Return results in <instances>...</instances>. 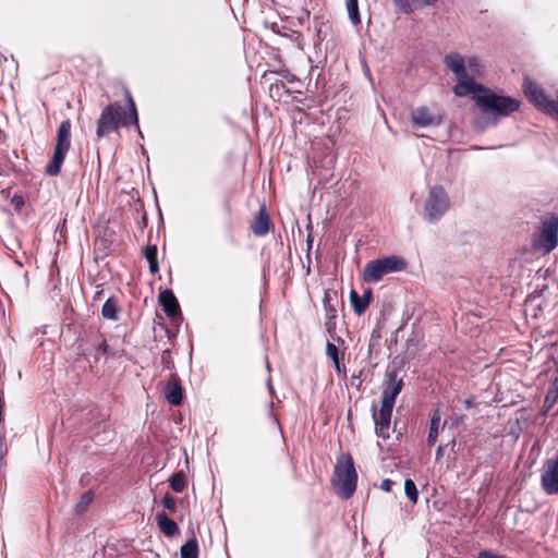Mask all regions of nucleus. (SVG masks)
Instances as JSON below:
<instances>
[{
    "instance_id": "obj_1",
    "label": "nucleus",
    "mask_w": 558,
    "mask_h": 558,
    "mask_svg": "<svg viewBox=\"0 0 558 558\" xmlns=\"http://www.w3.org/2000/svg\"><path fill=\"white\" fill-rule=\"evenodd\" d=\"M470 96L482 110V113L475 116L472 120V129L476 133H483L488 128L496 126L501 118L508 117L520 108L518 99L497 94L489 87Z\"/></svg>"
},
{
    "instance_id": "obj_2",
    "label": "nucleus",
    "mask_w": 558,
    "mask_h": 558,
    "mask_svg": "<svg viewBox=\"0 0 558 558\" xmlns=\"http://www.w3.org/2000/svg\"><path fill=\"white\" fill-rule=\"evenodd\" d=\"M128 110L119 102L107 105L97 121L96 135L106 136L109 132L117 131L120 126L134 125L138 129V112L136 105L129 90L125 92Z\"/></svg>"
},
{
    "instance_id": "obj_3",
    "label": "nucleus",
    "mask_w": 558,
    "mask_h": 558,
    "mask_svg": "<svg viewBox=\"0 0 558 558\" xmlns=\"http://www.w3.org/2000/svg\"><path fill=\"white\" fill-rule=\"evenodd\" d=\"M444 63L454 74L457 84L453 87V94L457 97H465L477 94L486 86L476 82L466 72L465 61L458 52H450L445 56Z\"/></svg>"
},
{
    "instance_id": "obj_4",
    "label": "nucleus",
    "mask_w": 558,
    "mask_h": 558,
    "mask_svg": "<svg viewBox=\"0 0 558 558\" xmlns=\"http://www.w3.org/2000/svg\"><path fill=\"white\" fill-rule=\"evenodd\" d=\"M408 267L407 260L399 255H387L372 259L366 263L363 269V280L367 283H376L383 279L384 276L400 272Z\"/></svg>"
},
{
    "instance_id": "obj_5",
    "label": "nucleus",
    "mask_w": 558,
    "mask_h": 558,
    "mask_svg": "<svg viewBox=\"0 0 558 558\" xmlns=\"http://www.w3.org/2000/svg\"><path fill=\"white\" fill-rule=\"evenodd\" d=\"M449 208L450 199L445 187L440 184L430 186L422 211L423 219L434 225L446 215Z\"/></svg>"
},
{
    "instance_id": "obj_6",
    "label": "nucleus",
    "mask_w": 558,
    "mask_h": 558,
    "mask_svg": "<svg viewBox=\"0 0 558 558\" xmlns=\"http://www.w3.org/2000/svg\"><path fill=\"white\" fill-rule=\"evenodd\" d=\"M335 476L339 481V495L342 499H350L355 489L357 483V473L355 470V465L353 459L350 456L344 458V462L339 459L337 465L335 466Z\"/></svg>"
},
{
    "instance_id": "obj_7",
    "label": "nucleus",
    "mask_w": 558,
    "mask_h": 558,
    "mask_svg": "<svg viewBox=\"0 0 558 558\" xmlns=\"http://www.w3.org/2000/svg\"><path fill=\"white\" fill-rule=\"evenodd\" d=\"M558 245V215L551 214L542 222L538 240L534 246L545 253H550Z\"/></svg>"
},
{
    "instance_id": "obj_8",
    "label": "nucleus",
    "mask_w": 558,
    "mask_h": 558,
    "mask_svg": "<svg viewBox=\"0 0 558 558\" xmlns=\"http://www.w3.org/2000/svg\"><path fill=\"white\" fill-rule=\"evenodd\" d=\"M404 383L398 379L397 369H387L383 383L381 404L395 407L397 397L401 393Z\"/></svg>"
},
{
    "instance_id": "obj_9",
    "label": "nucleus",
    "mask_w": 558,
    "mask_h": 558,
    "mask_svg": "<svg viewBox=\"0 0 558 558\" xmlns=\"http://www.w3.org/2000/svg\"><path fill=\"white\" fill-rule=\"evenodd\" d=\"M541 484L543 490L547 495L553 496L558 494V452L555 457L545 461L541 476Z\"/></svg>"
},
{
    "instance_id": "obj_10",
    "label": "nucleus",
    "mask_w": 558,
    "mask_h": 558,
    "mask_svg": "<svg viewBox=\"0 0 558 558\" xmlns=\"http://www.w3.org/2000/svg\"><path fill=\"white\" fill-rule=\"evenodd\" d=\"M392 410L393 407L384 404L380 405L379 410H377L376 403H373L371 407L372 418L375 425V434L383 439H388L390 437L389 427L391 424Z\"/></svg>"
},
{
    "instance_id": "obj_11",
    "label": "nucleus",
    "mask_w": 558,
    "mask_h": 558,
    "mask_svg": "<svg viewBox=\"0 0 558 558\" xmlns=\"http://www.w3.org/2000/svg\"><path fill=\"white\" fill-rule=\"evenodd\" d=\"M158 301L165 314L179 327L183 322V315L174 292L171 289L160 290Z\"/></svg>"
},
{
    "instance_id": "obj_12",
    "label": "nucleus",
    "mask_w": 558,
    "mask_h": 558,
    "mask_svg": "<svg viewBox=\"0 0 558 558\" xmlns=\"http://www.w3.org/2000/svg\"><path fill=\"white\" fill-rule=\"evenodd\" d=\"M523 90L529 100L541 111L544 113L547 112L549 108V104L553 101L545 90L537 85L534 81L530 78H524L523 81Z\"/></svg>"
},
{
    "instance_id": "obj_13",
    "label": "nucleus",
    "mask_w": 558,
    "mask_h": 558,
    "mask_svg": "<svg viewBox=\"0 0 558 558\" xmlns=\"http://www.w3.org/2000/svg\"><path fill=\"white\" fill-rule=\"evenodd\" d=\"M411 122L416 128L438 126L442 123L440 114H434L425 107H417L411 113Z\"/></svg>"
},
{
    "instance_id": "obj_14",
    "label": "nucleus",
    "mask_w": 558,
    "mask_h": 558,
    "mask_svg": "<svg viewBox=\"0 0 558 558\" xmlns=\"http://www.w3.org/2000/svg\"><path fill=\"white\" fill-rule=\"evenodd\" d=\"M163 397L171 405L178 407L182 404L185 397V390L182 387L178 375H171L169 381L163 388Z\"/></svg>"
},
{
    "instance_id": "obj_15",
    "label": "nucleus",
    "mask_w": 558,
    "mask_h": 558,
    "mask_svg": "<svg viewBox=\"0 0 558 558\" xmlns=\"http://www.w3.org/2000/svg\"><path fill=\"white\" fill-rule=\"evenodd\" d=\"M271 227V219L265 205H262L254 217L251 229L257 236L266 235Z\"/></svg>"
},
{
    "instance_id": "obj_16",
    "label": "nucleus",
    "mask_w": 558,
    "mask_h": 558,
    "mask_svg": "<svg viewBox=\"0 0 558 558\" xmlns=\"http://www.w3.org/2000/svg\"><path fill=\"white\" fill-rule=\"evenodd\" d=\"M373 301V290L367 288L364 290L363 294L360 295L355 290H351L350 292V302L353 308V312L361 316L365 313L371 302Z\"/></svg>"
},
{
    "instance_id": "obj_17",
    "label": "nucleus",
    "mask_w": 558,
    "mask_h": 558,
    "mask_svg": "<svg viewBox=\"0 0 558 558\" xmlns=\"http://www.w3.org/2000/svg\"><path fill=\"white\" fill-rule=\"evenodd\" d=\"M71 146V121L69 119L63 120L58 130L56 136L54 148L69 151Z\"/></svg>"
},
{
    "instance_id": "obj_18",
    "label": "nucleus",
    "mask_w": 558,
    "mask_h": 558,
    "mask_svg": "<svg viewBox=\"0 0 558 558\" xmlns=\"http://www.w3.org/2000/svg\"><path fill=\"white\" fill-rule=\"evenodd\" d=\"M156 522L159 530L167 537H173L180 532L177 522L169 518L165 511H159L156 513Z\"/></svg>"
},
{
    "instance_id": "obj_19",
    "label": "nucleus",
    "mask_w": 558,
    "mask_h": 558,
    "mask_svg": "<svg viewBox=\"0 0 558 558\" xmlns=\"http://www.w3.org/2000/svg\"><path fill=\"white\" fill-rule=\"evenodd\" d=\"M66 154V150L53 148L52 157L45 167V171L48 175L57 177L60 173Z\"/></svg>"
},
{
    "instance_id": "obj_20",
    "label": "nucleus",
    "mask_w": 558,
    "mask_h": 558,
    "mask_svg": "<svg viewBox=\"0 0 558 558\" xmlns=\"http://www.w3.org/2000/svg\"><path fill=\"white\" fill-rule=\"evenodd\" d=\"M101 316L105 319L117 322L119 319V305L116 296H109L101 307Z\"/></svg>"
},
{
    "instance_id": "obj_21",
    "label": "nucleus",
    "mask_w": 558,
    "mask_h": 558,
    "mask_svg": "<svg viewBox=\"0 0 558 558\" xmlns=\"http://www.w3.org/2000/svg\"><path fill=\"white\" fill-rule=\"evenodd\" d=\"M326 313V320H325V329L329 337L338 342H342V339L337 335L336 328H337V310L336 308H327L325 311Z\"/></svg>"
},
{
    "instance_id": "obj_22",
    "label": "nucleus",
    "mask_w": 558,
    "mask_h": 558,
    "mask_svg": "<svg viewBox=\"0 0 558 558\" xmlns=\"http://www.w3.org/2000/svg\"><path fill=\"white\" fill-rule=\"evenodd\" d=\"M441 415L439 409H435L433 411L430 422H429V428H428V435H427V444L428 446H434L438 438V428L440 424Z\"/></svg>"
},
{
    "instance_id": "obj_23",
    "label": "nucleus",
    "mask_w": 558,
    "mask_h": 558,
    "mask_svg": "<svg viewBox=\"0 0 558 558\" xmlns=\"http://www.w3.org/2000/svg\"><path fill=\"white\" fill-rule=\"evenodd\" d=\"M198 542L196 536L193 534L180 548L181 558H198Z\"/></svg>"
},
{
    "instance_id": "obj_24",
    "label": "nucleus",
    "mask_w": 558,
    "mask_h": 558,
    "mask_svg": "<svg viewBox=\"0 0 558 558\" xmlns=\"http://www.w3.org/2000/svg\"><path fill=\"white\" fill-rule=\"evenodd\" d=\"M168 482H169V487L174 493H178V494L183 493L184 489L186 488V478L182 471L173 473L169 477Z\"/></svg>"
},
{
    "instance_id": "obj_25",
    "label": "nucleus",
    "mask_w": 558,
    "mask_h": 558,
    "mask_svg": "<svg viewBox=\"0 0 558 558\" xmlns=\"http://www.w3.org/2000/svg\"><path fill=\"white\" fill-rule=\"evenodd\" d=\"M269 28L280 36L289 37L293 40H299L302 38V34L298 31H294L293 28L284 25L282 27H279L277 23H271Z\"/></svg>"
},
{
    "instance_id": "obj_26",
    "label": "nucleus",
    "mask_w": 558,
    "mask_h": 558,
    "mask_svg": "<svg viewBox=\"0 0 558 558\" xmlns=\"http://www.w3.org/2000/svg\"><path fill=\"white\" fill-rule=\"evenodd\" d=\"M347 11L350 22L356 26L361 24L359 0H347Z\"/></svg>"
},
{
    "instance_id": "obj_27",
    "label": "nucleus",
    "mask_w": 558,
    "mask_h": 558,
    "mask_svg": "<svg viewBox=\"0 0 558 558\" xmlns=\"http://www.w3.org/2000/svg\"><path fill=\"white\" fill-rule=\"evenodd\" d=\"M404 494L407 498L415 505L418 500V489L412 478H405L404 481Z\"/></svg>"
},
{
    "instance_id": "obj_28",
    "label": "nucleus",
    "mask_w": 558,
    "mask_h": 558,
    "mask_svg": "<svg viewBox=\"0 0 558 558\" xmlns=\"http://www.w3.org/2000/svg\"><path fill=\"white\" fill-rule=\"evenodd\" d=\"M399 12L409 14L418 9V0H393Z\"/></svg>"
},
{
    "instance_id": "obj_29",
    "label": "nucleus",
    "mask_w": 558,
    "mask_h": 558,
    "mask_svg": "<svg viewBox=\"0 0 558 558\" xmlns=\"http://www.w3.org/2000/svg\"><path fill=\"white\" fill-rule=\"evenodd\" d=\"M94 498H95V493L93 490L85 492L81 496L78 502L75 506V512L77 514L83 513L87 509V507L92 504Z\"/></svg>"
},
{
    "instance_id": "obj_30",
    "label": "nucleus",
    "mask_w": 558,
    "mask_h": 558,
    "mask_svg": "<svg viewBox=\"0 0 558 558\" xmlns=\"http://www.w3.org/2000/svg\"><path fill=\"white\" fill-rule=\"evenodd\" d=\"M557 401H558V396L554 395V392H548L547 391L546 395H545V398H544V402H543V405H542L541 414L543 416H547L549 414L550 410L557 403Z\"/></svg>"
},
{
    "instance_id": "obj_31",
    "label": "nucleus",
    "mask_w": 558,
    "mask_h": 558,
    "mask_svg": "<svg viewBox=\"0 0 558 558\" xmlns=\"http://www.w3.org/2000/svg\"><path fill=\"white\" fill-rule=\"evenodd\" d=\"M311 13L308 10L304 9L298 17H291L289 20L290 26L289 27H295V26H303L306 23L310 22Z\"/></svg>"
},
{
    "instance_id": "obj_32",
    "label": "nucleus",
    "mask_w": 558,
    "mask_h": 558,
    "mask_svg": "<svg viewBox=\"0 0 558 558\" xmlns=\"http://www.w3.org/2000/svg\"><path fill=\"white\" fill-rule=\"evenodd\" d=\"M10 204L13 206L16 213H21L25 206V201L22 195L14 194L10 199Z\"/></svg>"
},
{
    "instance_id": "obj_33",
    "label": "nucleus",
    "mask_w": 558,
    "mask_h": 558,
    "mask_svg": "<svg viewBox=\"0 0 558 558\" xmlns=\"http://www.w3.org/2000/svg\"><path fill=\"white\" fill-rule=\"evenodd\" d=\"M161 364L165 366L166 369H172L174 364L171 357V350L166 349L162 351L160 356Z\"/></svg>"
},
{
    "instance_id": "obj_34",
    "label": "nucleus",
    "mask_w": 558,
    "mask_h": 558,
    "mask_svg": "<svg viewBox=\"0 0 558 558\" xmlns=\"http://www.w3.org/2000/svg\"><path fill=\"white\" fill-rule=\"evenodd\" d=\"M161 504L163 508L169 510L170 512L177 511L175 499L171 495L166 494L161 499Z\"/></svg>"
},
{
    "instance_id": "obj_35",
    "label": "nucleus",
    "mask_w": 558,
    "mask_h": 558,
    "mask_svg": "<svg viewBox=\"0 0 558 558\" xmlns=\"http://www.w3.org/2000/svg\"><path fill=\"white\" fill-rule=\"evenodd\" d=\"M96 351L100 354L111 356V357H113L116 355L114 350L106 342V340H104L102 342H100L97 345Z\"/></svg>"
},
{
    "instance_id": "obj_36",
    "label": "nucleus",
    "mask_w": 558,
    "mask_h": 558,
    "mask_svg": "<svg viewBox=\"0 0 558 558\" xmlns=\"http://www.w3.org/2000/svg\"><path fill=\"white\" fill-rule=\"evenodd\" d=\"M326 354L331 361L339 359V350L337 345L328 341L326 344Z\"/></svg>"
},
{
    "instance_id": "obj_37",
    "label": "nucleus",
    "mask_w": 558,
    "mask_h": 558,
    "mask_svg": "<svg viewBox=\"0 0 558 558\" xmlns=\"http://www.w3.org/2000/svg\"><path fill=\"white\" fill-rule=\"evenodd\" d=\"M157 254H158V248H157L156 244L148 245L145 248V252H144V256H145L147 262L148 260H156L157 259Z\"/></svg>"
},
{
    "instance_id": "obj_38",
    "label": "nucleus",
    "mask_w": 558,
    "mask_h": 558,
    "mask_svg": "<svg viewBox=\"0 0 558 558\" xmlns=\"http://www.w3.org/2000/svg\"><path fill=\"white\" fill-rule=\"evenodd\" d=\"M331 292L325 291L324 298H323V306L324 310L327 311V308H336L331 303Z\"/></svg>"
},
{
    "instance_id": "obj_39",
    "label": "nucleus",
    "mask_w": 558,
    "mask_h": 558,
    "mask_svg": "<svg viewBox=\"0 0 558 558\" xmlns=\"http://www.w3.org/2000/svg\"><path fill=\"white\" fill-rule=\"evenodd\" d=\"M313 243H314V236L312 235V233H308L306 236V259H308V260H310Z\"/></svg>"
},
{
    "instance_id": "obj_40",
    "label": "nucleus",
    "mask_w": 558,
    "mask_h": 558,
    "mask_svg": "<svg viewBox=\"0 0 558 558\" xmlns=\"http://www.w3.org/2000/svg\"><path fill=\"white\" fill-rule=\"evenodd\" d=\"M393 485H395V482L392 480L385 478V480H383V482L380 484V489H383L384 492L389 493Z\"/></svg>"
},
{
    "instance_id": "obj_41",
    "label": "nucleus",
    "mask_w": 558,
    "mask_h": 558,
    "mask_svg": "<svg viewBox=\"0 0 558 558\" xmlns=\"http://www.w3.org/2000/svg\"><path fill=\"white\" fill-rule=\"evenodd\" d=\"M362 372L359 375H352L351 377V385L355 386L357 389L361 387L363 379L361 377Z\"/></svg>"
},
{
    "instance_id": "obj_42",
    "label": "nucleus",
    "mask_w": 558,
    "mask_h": 558,
    "mask_svg": "<svg viewBox=\"0 0 558 558\" xmlns=\"http://www.w3.org/2000/svg\"><path fill=\"white\" fill-rule=\"evenodd\" d=\"M450 420L452 422L453 425H460V424H463L464 423V420H465V415H458V414H452L450 416Z\"/></svg>"
},
{
    "instance_id": "obj_43",
    "label": "nucleus",
    "mask_w": 558,
    "mask_h": 558,
    "mask_svg": "<svg viewBox=\"0 0 558 558\" xmlns=\"http://www.w3.org/2000/svg\"><path fill=\"white\" fill-rule=\"evenodd\" d=\"M148 267H149V271L155 275L159 271V264H158V259L156 260H148Z\"/></svg>"
},
{
    "instance_id": "obj_44",
    "label": "nucleus",
    "mask_w": 558,
    "mask_h": 558,
    "mask_svg": "<svg viewBox=\"0 0 558 558\" xmlns=\"http://www.w3.org/2000/svg\"><path fill=\"white\" fill-rule=\"evenodd\" d=\"M439 0H418V8L421 7H432L437 3Z\"/></svg>"
},
{
    "instance_id": "obj_45",
    "label": "nucleus",
    "mask_w": 558,
    "mask_h": 558,
    "mask_svg": "<svg viewBox=\"0 0 558 558\" xmlns=\"http://www.w3.org/2000/svg\"><path fill=\"white\" fill-rule=\"evenodd\" d=\"M548 392H554V395L558 396V376L554 379L551 386L547 390Z\"/></svg>"
},
{
    "instance_id": "obj_46",
    "label": "nucleus",
    "mask_w": 558,
    "mask_h": 558,
    "mask_svg": "<svg viewBox=\"0 0 558 558\" xmlns=\"http://www.w3.org/2000/svg\"><path fill=\"white\" fill-rule=\"evenodd\" d=\"M462 405L464 409H471L473 405H474V398L471 397V398H468L465 400L462 401Z\"/></svg>"
},
{
    "instance_id": "obj_47",
    "label": "nucleus",
    "mask_w": 558,
    "mask_h": 558,
    "mask_svg": "<svg viewBox=\"0 0 558 558\" xmlns=\"http://www.w3.org/2000/svg\"><path fill=\"white\" fill-rule=\"evenodd\" d=\"M137 225H138V228L141 230L146 228V226H147V218H146L145 215L141 218V220L137 221Z\"/></svg>"
},
{
    "instance_id": "obj_48",
    "label": "nucleus",
    "mask_w": 558,
    "mask_h": 558,
    "mask_svg": "<svg viewBox=\"0 0 558 558\" xmlns=\"http://www.w3.org/2000/svg\"><path fill=\"white\" fill-rule=\"evenodd\" d=\"M102 294H104V290H98V291H96V292H95V294H94L93 300H94V301L99 300V299L102 296Z\"/></svg>"
},
{
    "instance_id": "obj_49",
    "label": "nucleus",
    "mask_w": 558,
    "mask_h": 558,
    "mask_svg": "<svg viewBox=\"0 0 558 558\" xmlns=\"http://www.w3.org/2000/svg\"><path fill=\"white\" fill-rule=\"evenodd\" d=\"M457 445V441L454 438H452L448 444H447V447L450 448L451 451H454V447Z\"/></svg>"
},
{
    "instance_id": "obj_50",
    "label": "nucleus",
    "mask_w": 558,
    "mask_h": 558,
    "mask_svg": "<svg viewBox=\"0 0 558 558\" xmlns=\"http://www.w3.org/2000/svg\"><path fill=\"white\" fill-rule=\"evenodd\" d=\"M468 63H469L470 68H473V66L477 65V59L476 58H470L468 60Z\"/></svg>"
},
{
    "instance_id": "obj_51",
    "label": "nucleus",
    "mask_w": 558,
    "mask_h": 558,
    "mask_svg": "<svg viewBox=\"0 0 558 558\" xmlns=\"http://www.w3.org/2000/svg\"><path fill=\"white\" fill-rule=\"evenodd\" d=\"M166 332H167V336L169 339H172V338H175L177 337V332L175 331H172L168 328H166Z\"/></svg>"
},
{
    "instance_id": "obj_52",
    "label": "nucleus",
    "mask_w": 558,
    "mask_h": 558,
    "mask_svg": "<svg viewBox=\"0 0 558 558\" xmlns=\"http://www.w3.org/2000/svg\"><path fill=\"white\" fill-rule=\"evenodd\" d=\"M444 453V447L442 446H439L437 449H436V459H439Z\"/></svg>"
},
{
    "instance_id": "obj_53",
    "label": "nucleus",
    "mask_w": 558,
    "mask_h": 558,
    "mask_svg": "<svg viewBox=\"0 0 558 558\" xmlns=\"http://www.w3.org/2000/svg\"><path fill=\"white\" fill-rule=\"evenodd\" d=\"M315 28L317 31V38H318V40H323L322 37H320L322 26H318L317 24H315Z\"/></svg>"
},
{
    "instance_id": "obj_54",
    "label": "nucleus",
    "mask_w": 558,
    "mask_h": 558,
    "mask_svg": "<svg viewBox=\"0 0 558 558\" xmlns=\"http://www.w3.org/2000/svg\"><path fill=\"white\" fill-rule=\"evenodd\" d=\"M333 362V365H335V368L337 369V372H341V368H340V363H339V359H337L336 361H332Z\"/></svg>"
},
{
    "instance_id": "obj_55",
    "label": "nucleus",
    "mask_w": 558,
    "mask_h": 558,
    "mask_svg": "<svg viewBox=\"0 0 558 558\" xmlns=\"http://www.w3.org/2000/svg\"><path fill=\"white\" fill-rule=\"evenodd\" d=\"M306 274H311V259H307V266L305 267Z\"/></svg>"
},
{
    "instance_id": "obj_56",
    "label": "nucleus",
    "mask_w": 558,
    "mask_h": 558,
    "mask_svg": "<svg viewBox=\"0 0 558 558\" xmlns=\"http://www.w3.org/2000/svg\"><path fill=\"white\" fill-rule=\"evenodd\" d=\"M502 147H505V145L490 146V147H487V149H497V148H502Z\"/></svg>"
},
{
    "instance_id": "obj_57",
    "label": "nucleus",
    "mask_w": 558,
    "mask_h": 558,
    "mask_svg": "<svg viewBox=\"0 0 558 558\" xmlns=\"http://www.w3.org/2000/svg\"><path fill=\"white\" fill-rule=\"evenodd\" d=\"M99 354H100V353H98V352L96 351V353H95V355H94V360H95V362H97V361L99 360Z\"/></svg>"
},
{
    "instance_id": "obj_58",
    "label": "nucleus",
    "mask_w": 558,
    "mask_h": 558,
    "mask_svg": "<svg viewBox=\"0 0 558 558\" xmlns=\"http://www.w3.org/2000/svg\"><path fill=\"white\" fill-rule=\"evenodd\" d=\"M3 404H4L3 398L0 396V409L3 408Z\"/></svg>"
},
{
    "instance_id": "obj_59",
    "label": "nucleus",
    "mask_w": 558,
    "mask_h": 558,
    "mask_svg": "<svg viewBox=\"0 0 558 558\" xmlns=\"http://www.w3.org/2000/svg\"><path fill=\"white\" fill-rule=\"evenodd\" d=\"M136 132L138 133V135H140L141 137H143V133H142V130H141V128H140V126H138V129H136Z\"/></svg>"
},
{
    "instance_id": "obj_60",
    "label": "nucleus",
    "mask_w": 558,
    "mask_h": 558,
    "mask_svg": "<svg viewBox=\"0 0 558 558\" xmlns=\"http://www.w3.org/2000/svg\"><path fill=\"white\" fill-rule=\"evenodd\" d=\"M267 385H268L269 390L271 391V390H272V387H271V385H270V380H268Z\"/></svg>"
},
{
    "instance_id": "obj_61",
    "label": "nucleus",
    "mask_w": 558,
    "mask_h": 558,
    "mask_svg": "<svg viewBox=\"0 0 558 558\" xmlns=\"http://www.w3.org/2000/svg\"><path fill=\"white\" fill-rule=\"evenodd\" d=\"M473 149L481 150V149H483V147L475 146V147H473Z\"/></svg>"
}]
</instances>
